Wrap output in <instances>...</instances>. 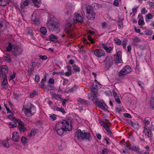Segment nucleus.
Masks as SVG:
<instances>
[{
	"label": "nucleus",
	"mask_w": 154,
	"mask_h": 154,
	"mask_svg": "<svg viewBox=\"0 0 154 154\" xmlns=\"http://www.w3.org/2000/svg\"><path fill=\"white\" fill-rule=\"evenodd\" d=\"M55 128L57 134L60 136H63L67 131L72 130L71 121L69 120H64L58 122L56 124Z\"/></svg>",
	"instance_id": "nucleus-1"
},
{
	"label": "nucleus",
	"mask_w": 154,
	"mask_h": 154,
	"mask_svg": "<svg viewBox=\"0 0 154 154\" xmlns=\"http://www.w3.org/2000/svg\"><path fill=\"white\" fill-rule=\"evenodd\" d=\"M75 136V137L79 140H90L91 138L89 133L82 131L79 129L76 132Z\"/></svg>",
	"instance_id": "nucleus-2"
},
{
	"label": "nucleus",
	"mask_w": 154,
	"mask_h": 154,
	"mask_svg": "<svg viewBox=\"0 0 154 154\" xmlns=\"http://www.w3.org/2000/svg\"><path fill=\"white\" fill-rule=\"evenodd\" d=\"M96 13L94 8L91 6H88L86 9V17L88 19L92 20L95 19Z\"/></svg>",
	"instance_id": "nucleus-3"
},
{
	"label": "nucleus",
	"mask_w": 154,
	"mask_h": 154,
	"mask_svg": "<svg viewBox=\"0 0 154 154\" xmlns=\"http://www.w3.org/2000/svg\"><path fill=\"white\" fill-rule=\"evenodd\" d=\"M25 114L27 116H29L34 114L36 112L35 107L31 103L28 108H24L23 109Z\"/></svg>",
	"instance_id": "nucleus-4"
},
{
	"label": "nucleus",
	"mask_w": 154,
	"mask_h": 154,
	"mask_svg": "<svg viewBox=\"0 0 154 154\" xmlns=\"http://www.w3.org/2000/svg\"><path fill=\"white\" fill-rule=\"evenodd\" d=\"M47 26L51 31H57L59 30L58 24L53 21H49L47 23Z\"/></svg>",
	"instance_id": "nucleus-5"
},
{
	"label": "nucleus",
	"mask_w": 154,
	"mask_h": 154,
	"mask_svg": "<svg viewBox=\"0 0 154 154\" xmlns=\"http://www.w3.org/2000/svg\"><path fill=\"white\" fill-rule=\"evenodd\" d=\"M8 72V68L6 65H3L0 67V78L7 76V74Z\"/></svg>",
	"instance_id": "nucleus-6"
},
{
	"label": "nucleus",
	"mask_w": 154,
	"mask_h": 154,
	"mask_svg": "<svg viewBox=\"0 0 154 154\" xmlns=\"http://www.w3.org/2000/svg\"><path fill=\"white\" fill-rule=\"evenodd\" d=\"M94 55L98 58H101L105 55V51L102 49H97L94 51Z\"/></svg>",
	"instance_id": "nucleus-7"
},
{
	"label": "nucleus",
	"mask_w": 154,
	"mask_h": 154,
	"mask_svg": "<svg viewBox=\"0 0 154 154\" xmlns=\"http://www.w3.org/2000/svg\"><path fill=\"white\" fill-rule=\"evenodd\" d=\"M131 68L129 66H125L119 73V76L124 75L131 72Z\"/></svg>",
	"instance_id": "nucleus-8"
},
{
	"label": "nucleus",
	"mask_w": 154,
	"mask_h": 154,
	"mask_svg": "<svg viewBox=\"0 0 154 154\" xmlns=\"http://www.w3.org/2000/svg\"><path fill=\"white\" fill-rule=\"evenodd\" d=\"M23 51V49L21 48L17 45H14L12 48V52L15 55L21 54Z\"/></svg>",
	"instance_id": "nucleus-9"
},
{
	"label": "nucleus",
	"mask_w": 154,
	"mask_h": 154,
	"mask_svg": "<svg viewBox=\"0 0 154 154\" xmlns=\"http://www.w3.org/2000/svg\"><path fill=\"white\" fill-rule=\"evenodd\" d=\"M122 54L121 51H118L115 54L114 57L116 63L118 64L122 62Z\"/></svg>",
	"instance_id": "nucleus-10"
},
{
	"label": "nucleus",
	"mask_w": 154,
	"mask_h": 154,
	"mask_svg": "<svg viewBox=\"0 0 154 154\" xmlns=\"http://www.w3.org/2000/svg\"><path fill=\"white\" fill-rule=\"evenodd\" d=\"M105 65L107 67H109L113 63L112 58L111 56H107L104 61Z\"/></svg>",
	"instance_id": "nucleus-11"
},
{
	"label": "nucleus",
	"mask_w": 154,
	"mask_h": 154,
	"mask_svg": "<svg viewBox=\"0 0 154 154\" xmlns=\"http://www.w3.org/2000/svg\"><path fill=\"white\" fill-rule=\"evenodd\" d=\"M83 17L79 13H76L75 14L73 18L74 22L82 23L83 21Z\"/></svg>",
	"instance_id": "nucleus-12"
},
{
	"label": "nucleus",
	"mask_w": 154,
	"mask_h": 154,
	"mask_svg": "<svg viewBox=\"0 0 154 154\" xmlns=\"http://www.w3.org/2000/svg\"><path fill=\"white\" fill-rule=\"evenodd\" d=\"M89 99L92 101L96 105L98 102L99 101L97 98V96L96 94H94L93 95L91 94H88Z\"/></svg>",
	"instance_id": "nucleus-13"
},
{
	"label": "nucleus",
	"mask_w": 154,
	"mask_h": 154,
	"mask_svg": "<svg viewBox=\"0 0 154 154\" xmlns=\"http://www.w3.org/2000/svg\"><path fill=\"white\" fill-rule=\"evenodd\" d=\"M96 106L103 110H106L108 108V106L105 103L103 100L99 101Z\"/></svg>",
	"instance_id": "nucleus-14"
},
{
	"label": "nucleus",
	"mask_w": 154,
	"mask_h": 154,
	"mask_svg": "<svg viewBox=\"0 0 154 154\" xmlns=\"http://www.w3.org/2000/svg\"><path fill=\"white\" fill-rule=\"evenodd\" d=\"M17 122L18 123V128L20 131H24L26 130V128L25 127V125L23 122L21 121L19 119L17 120Z\"/></svg>",
	"instance_id": "nucleus-15"
},
{
	"label": "nucleus",
	"mask_w": 154,
	"mask_h": 154,
	"mask_svg": "<svg viewBox=\"0 0 154 154\" xmlns=\"http://www.w3.org/2000/svg\"><path fill=\"white\" fill-rule=\"evenodd\" d=\"M100 45L107 52L109 53H110L111 51H112L113 48V47H107L106 44L105 43H101L100 44Z\"/></svg>",
	"instance_id": "nucleus-16"
},
{
	"label": "nucleus",
	"mask_w": 154,
	"mask_h": 154,
	"mask_svg": "<svg viewBox=\"0 0 154 154\" xmlns=\"http://www.w3.org/2000/svg\"><path fill=\"white\" fill-rule=\"evenodd\" d=\"M101 125H102L105 129L106 130L108 134L109 135H111L112 133L110 131V130L107 124L101 121L100 122Z\"/></svg>",
	"instance_id": "nucleus-17"
},
{
	"label": "nucleus",
	"mask_w": 154,
	"mask_h": 154,
	"mask_svg": "<svg viewBox=\"0 0 154 154\" xmlns=\"http://www.w3.org/2000/svg\"><path fill=\"white\" fill-rule=\"evenodd\" d=\"M20 136L18 133L17 131L14 132L13 134L12 139L15 142H17L19 140Z\"/></svg>",
	"instance_id": "nucleus-18"
},
{
	"label": "nucleus",
	"mask_w": 154,
	"mask_h": 154,
	"mask_svg": "<svg viewBox=\"0 0 154 154\" xmlns=\"http://www.w3.org/2000/svg\"><path fill=\"white\" fill-rule=\"evenodd\" d=\"M3 60L8 63H11V59L9 54H5L3 56Z\"/></svg>",
	"instance_id": "nucleus-19"
},
{
	"label": "nucleus",
	"mask_w": 154,
	"mask_h": 154,
	"mask_svg": "<svg viewBox=\"0 0 154 154\" xmlns=\"http://www.w3.org/2000/svg\"><path fill=\"white\" fill-rule=\"evenodd\" d=\"M68 25H67L65 26V29L67 31V33L68 34V36L69 37L72 38L73 37L74 34L73 32L69 30V29L68 27Z\"/></svg>",
	"instance_id": "nucleus-20"
},
{
	"label": "nucleus",
	"mask_w": 154,
	"mask_h": 154,
	"mask_svg": "<svg viewBox=\"0 0 154 154\" xmlns=\"http://www.w3.org/2000/svg\"><path fill=\"white\" fill-rule=\"evenodd\" d=\"M92 87L94 89H97L101 87V85L97 82L96 80H95L93 83Z\"/></svg>",
	"instance_id": "nucleus-21"
},
{
	"label": "nucleus",
	"mask_w": 154,
	"mask_h": 154,
	"mask_svg": "<svg viewBox=\"0 0 154 154\" xmlns=\"http://www.w3.org/2000/svg\"><path fill=\"white\" fill-rule=\"evenodd\" d=\"M143 132L145 133V135L147 136L148 137H151V131L148 129L146 127H144V130Z\"/></svg>",
	"instance_id": "nucleus-22"
},
{
	"label": "nucleus",
	"mask_w": 154,
	"mask_h": 154,
	"mask_svg": "<svg viewBox=\"0 0 154 154\" xmlns=\"http://www.w3.org/2000/svg\"><path fill=\"white\" fill-rule=\"evenodd\" d=\"M4 77V80L2 83V85L4 88L6 89L8 88L7 85L8 84V82L7 79V76H5Z\"/></svg>",
	"instance_id": "nucleus-23"
},
{
	"label": "nucleus",
	"mask_w": 154,
	"mask_h": 154,
	"mask_svg": "<svg viewBox=\"0 0 154 154\" xmlns=\"http://www.w3.org/2000/svg\"><path fill=\"white\" fill-rule=\"evenodd\" d=\"M32 2L34 4L35 6L37 8H38L40 6L41 0H31Z\"/></svg>",
	"instance_id": "nucleus-24"
},
{
	"label": "nucleus",
	"mask_w": 154,
	"mask_h": 154,
	"mask_svg": "<svg viewBox=\"0 0 154 154\" xmlns=\"http://www.w3.org/2000/svg\"><path fill=\"white\" fill-rule=\"evenodd\" d=\"M77 101L85 105H88L89 104V103L88 101L81 98H78Z\"/></svg>",
	"instance_id": "nucleus-25"
},
{
	"label": "nucleus",
	"mask_w": 154,
	"mask_h": 154,
	"mask_svg": "<svg viewBox=\"0 0 154 154\" xmlns=\"http://www.w3.org/2000/svg\"><path fill=\"white\" fill-rule=\"evenodd\" d=\"M10 0H0V6H4L7 5Z\"/></svg>",
	"instance_id": "nucleus-26"
},
{
	"label": "nucleus",
	"mask_w": 154,
	"mask_h": 154,
	"mask_svg": "<svg viewBox=\"0 0 154 154\" xmlns=\"http://www.w3.org/2000/svg\"><path fill=\"white\" fill-rule=\"evenodd\" d=\"M39 32L41 34L45 35H46L47 31L45 27H42L40 29Z\"/></svg>",
	"instance_id": "nucleus-27"
},
{
	"label": "nucleus",
	"mask_w": 154,
	"mask_h": 154,
	"mask_svg": "<svg viewBox=\"0 0 154 154\" xmlns=\"http://www.w3.org/2000/svg\"><path fill=\"white\" fill-rule=\"evenodd\" d=\"M38 131L37 129H34L31 130L30 132L29 133V136L30 137L34 136L37 133Z\"/></svg>",
	"instance_id": "nucleus-28"
},
{
	"label": "nucleus",
	"mask_w": 154,
	"mask_h": 154,
	"mask_svg": "<svg viewBox=\"0 0 154 154\" xmlns=\"http://www.w3.org/2000/svg\"><path fill=\"white\" fill-rule=\"evenodd\" d=\"M60 144L59 145V147L60 149L62 150L66 147L65 143L62 141H60Z\"/></svg>",
	"instance_id": "nucleus-29"
},
{
	"label": "nucleus",
	"mask_w": 154,
	"mask_h": 154,
	"mask_svg": "<svg viewBox=\"0 0 154 154\" xmlns=\"http://www.w3.org/2000/svg\"><path fill=\"white\" fill-rule=\"evenodd\" d=\"M140 41V39L137 37H136L133 39L132 42V44L134 45H137L138 43Z\"/></svg>",
	"instance_id": "nucleus-30"
},
{
	"label": "nucleus",
	"mask_w": 154,
	"mask_h": 154,
	"mask_svg": "<svg viewBox=\"0 0 154 154\" xmlns=\"http://www.w3.org/2000/svg\"><path fill=\"white\" fill-rule=\"evenodd\" d=\"M14 114L13 113H11V114L9 115L8 116V118L10 120L12 121H14V122H16L18 121L16 118H14L13 116Z\"/></svg>",
	"instance_id": "nucleus-31"
},
{
	"label": "nucleus",
	"mask_w": 154,
	"mask_h": 154,
	"mask_svg": "<svg viewBox=\"0 0 154 154\" xmlns=\"http://www.w3.org/2000/svg\"><path fill=\"white\" fill-rule=\"evenodd\" d=\"M72 14V10L68 9L67 10L66 16H67L68 17H70L71 16Z\"/></svg>",
	"instance_id": "nucleus-32"
},
{
	"label": "nucleus",
	"mask_w": 154,
	"mask_h": 154,
	"mask_svg": "<svg viewBox=\"0 0 154 154\" xmlns=\"http://www.w3.org/2000/svg\"><path fill=\"white\" fill-rule=\"evenodd\" d=\"M49 38L50 41H53L54 39L56 40L57 39V37L55 35L51 34L49 37Z\"/></svg>",
	"instance_id": "nucleus-33"
},
{
	"label": "nucleus",
	"mask_w": 154,
	"mask_h": 154,
	"mask_svg": "<svg viewBox=\"0 0 154 154\" xmlns=\"http://www.w3.org/2000/svg\"><path fill=\"white\" fill-rule=\"evenodd\" d=\"M17 122H14V123L11 122L9 124V126L11 128H13L17 126Z\"/></svg>",
	"instance_id": "nucleus-34"
},
{
	"label": "nucleus",
	"mask_w": 154,
	"mask_h": 154,
	"mask_svg": "<svg viewBox=\"0 0 154 154\" xmlns=\"http://www.w3.org/2000/svg\"><path fill=\"white\" fill-rule=\"evenodd\" d=\"M61 97V94H57L56 93H54L52 94V97L56 99H60Z\"/></svg>",
	"instance_id": "nucleus-35"
},
{
	"label": "nucleus",
	"mask_w": 154,
	"mask_h": 154,
	"mask_svg": "<svg viewBox=\"0 0 154 154\" xmlns=\"http://www.w3.org/2000/svg\"><path fill=\"white\" fill-rule=\"evenodd\" d=\"M1 144H2L3 146L5 147H8L9 146V144L7 141H1Z\"/></svg>",
	"instance_id": "nucleus-36"
},
{
	"label": "nucleus",
	"mask_w": 154,
	"mask_h": 154,
	"mask_svg": "<svg viewBox=\"0 0 154 154\" xmlns=\"http://www.w3.org/2000/svg\"><path fill=\"white\" fill-rule=\"evenodd\" d=\"M54 109L55 110L60 111L62 113H64L65 112L64 109L61 107L59 108L57 106L55 107L54 108Z\"/></svg>",
	"instance_id": "nucleus-37"
},
{
	"label": "nucleus",
	"mask_w": 154,
	"mask_h": 154,
	"mask_svg": "<svg viewBox=\"0 0 154 154\" xmlns=\"http://www.w3.org/2000/svg\"><path fill=\"white\" fill-rule=\"evenodd\" d=\"M73 67V70L75 72H79L80 71V68L75 65H74Z\"/></svg>",
	"instance_id": "nucleus-38"
},
{
	"label": "nucleus",
	"mask_w": 154,
	"mask_h": 154,
	"mask_svg": "<svg viewBox=\"0 0 154 154\" xmlns=\"http://www.w3.org/2000/svg\"><path fill=\"white\" fill-rule=\"evenodd\" d=\"M13 46H12V44L11 43H9L6 49L7 51H9L12 50V48Z\"/></svg>",
	"instance_id": "nucleus-39"
},
{
	"label": "nucleus",
	"mask_w": 154,
	"mask_h": 154,
	"mask_svg": "<svg viewBox=\"0 0 154 154\" xmlns=\"http://www.w3.org/2000/svg\"><path fill=\"white\" fill-rule=\"evenodd\" d=\"M114 41L115 43L117 45H120L122 43V41L120 40L117 38H115L114 39Z\"/></svg>",
	"instance_id": "nucleus-40"
},
{
	"label": "nucleus",
	"mask_w": 154,
	"mask_h": 154,
	"mask_svg": "<svg viewBox=\"0 0 154 154\" xmlns=\"http://www.w3.org/2000/svg\"><path fill=\"white\" fill-rule=\"evenodd\" d=\"M57 116L55 114H53L50 115V118L53 121L57 119Z\"/></svg>",
	"instance_id": "nucleus-41"
},
{
	"label": "nucleus",
	"mask_w": 154,
	"mask_h": 154,
	"mask_svg": "<svg viewBox=\"0 0 154 154\" xmlns=\"http://www.w3.org/2000/svg\"><path fill=\"white\" fill-rule=\"evenodd\" d=\"M153 17V16L152 14L151 13H149L147 15H146V18L147 19L150 20L152 19Z\"/></svg>",
	"instance_id": "nucleus-42"
},
{
	"label": "nucleus",
	"mask_w": 154,
	"mask_h": 154,
	"mask_svg": "<svg viewBox=\"0 0 154 154\" xmlns=\"http://www.w3.org/2000/svg\"><path fill=\"white\" fill-rule=\"evenodd\" d=\"M32 65L34 67L37 66L38 68L40 66V63H39L34 62L32 63Z\"/></svg>",
	"instance_id": "nucleus-43"
},
{
	"label": "nucleus",
	"mask_w": 154,
	"mask_h": 154,
	"mask_svg": "<svg viewBox=\"0 0 154 154\" xmlns=\"http://www.w3.org/2000/svg\"><path fill=\"white\" fill-rule=\"evenodd\" d=\"M151 105L152 108H154V94L152 95V96Z\"/></svg>",
	"instance_id": "nucleus-44"
},
{
	"label": "nucleus",
	"mask_w": 154,
	"mask_h": 154,
	"mask_svg": "<svg viewBox=\"0 0 154 154\" xmlns=\"http://www.w3.org/2000/svg\"><path fill=\"white\" fill-rule=\"evenodd\" d=\"M23 5H21V7L22 8H24L25 6H27L28 5V2L27 0H25L23 2Z\"/></svg>",
	"instance_id": "nucleus-45"
},
{
	"label": "nucleus",
	"mask_w": 154,
	"mask_h": 154,
	"mask_svg": "<svg viewBox=\"0 0 154 154\" xmlns=\"http://www.w3.org/2000/svg\"><path fill=\"white\" fill-rule=\"evenodd\" d=\"M37 94V92L36 91H32L30 94V96L31 98H33Z\"/></svg>",
	"instance_id": "nucleus-46"
},
{
	"label": "nucleus",
	"mask_w": 154,
	"mask_h": 154,
	"mask_svg": "<svg viewBox=\"0 0 154 154\" xmlns=\"http://www.w3.org/2000/svg\"><path fill=\"white\" fill-rule=\"evenodd\" d=\"M132 150L135 151L137 152H138L139 151L140 149L139 148L135 146H132Z\"/></svg>",
	"instance_id": "nucleus-47"
},
{
	"label": "nucleus",
	"mask_w": 154,
	"mask_h": 154,
	"mask_svg": "<svg viewBox=\"0 0 154 154\" xmlns=\"http://www.w3.org/2000/svg\"><path fill=\"white\" fill-rule=\"evenodd\" d=\"M77 88L75 86L73 87V88L69 90V92H72L76 90Z\"/></svg>",
	"instance_id": "nucleus-48"
},
{
	"label": "nucleus",
	"mask_w": 154,
	"mask_h": 154,
	"mask_svg": "<svg viewBox=\"0 0 154 154\" xmlns=\"http://www.w3.org/2000/svg\"><path fill=\"white\" fill-rule=\"evenodd\" d=\"M21 142L22 143L25 144L26 143V138L24 137H22L21 138Z\"/></svg>",
	"instance_id": "nucleus-49"
},
{
	"label": "nucleus",
	"mask_w": 154,
	"mask_h": 154,
	"mask_svg": "<svg viewBox=\"0 0 154 154\" xmlns=\"http://www.w3.org/2000/svg\"><path fill=\"white\" fill-rule=\"evenodd\" d=\"M108 26L106 22H103L102 23V28L103 29L106 28Z\"/></svg>",
	"instance_id": "nucleus-50"
},
{
	"label": "nucleus",
	"mask_w": 154,
	"mask_h": 154,
	"mask_svg": "<svg viewBox=\"0 0 154 154\" xmlns=\"http://www.w3.org/2000/svg\"><path fill=\"white\" fill-rule=\"evenodd\" d=\"M138 23L139 25L141 26L144 25L145 23L143 20H140L138 21Z\"/></svg>",
	"instance_id": "nucleus-51"
},
{
	"label": "nucleus",
	"mask_w": 154,
	"mask_h": 154,
	"mask_svg": "<svg viewBox=\"0 0 154 154\" xmlns=\"http://www.w3.org/2000/svg\"><path fill=\"white\" fill-rule=\"evenodd\" d=\"M127 41L126 40H124L123 41L122 45L123 48H126V45L127 44Z\"/></svg>",
	"instance_id": "nucleus-52"
},
{
	"label": "nucleus",
	"mask_w": 154,
	"mask_h": 154,
	"mask_svg": "<svg viewBox=\"0 0 154 154\" xmlns=\"http://www.w3.org/2000/svg\"><path fill=\"white\" fill-rule=\"evenodd\" d=\"M16 73L13 72V74L11 75L9 79L10 80H12L14 79Z\"/></svg>",
	"instance_id": "nucleus-53"
},
{
	"label": "nucleus",
	"mask_w": 154,
	"mask_h": 154,
	"mask_svg": "<svg viewBox=\"0 0 154 154\" xmlns=\"http://www.w3.org/2000/svg\"><path fill=\"white\" fill-rule=\"evenodd\" d=\"M113 5L115 6L118 7L119 5V1L118 0H114L113 2Z\"/></svg>",
	"instance_id": "nucleus-54"
},
{
	"label": "nucleus",
	"mask_w": 154,
	"mask_h": 154,
	"mask_svg": "<svg viewBox=\"0 0 154 154\" xmlns=\"http://www.w3.org/2000/svg\"><path fill=\"white\" fill-rule=\"evenodd\" d=\"M147 11L145 8H143L141 10V12L142 14H145L147 13Z\"/></svg>",
	"instance_id": "nucleus-55"
},
{
	"label": "nucleus",
	"mask_w": 154,
	"mask_h": 154,
	"mask_svg": "<svg viewBox=\"0 0 154 154\" xmlns=\"http://www.w3.org/2000/svg\"><path fill=\"white\" fill-rule=\"evenodd\" d=\"M145 34L146 35H152V32L151 31L149 30H146L145 32Z\"/></svg>",
	"instance_id": "nucleus-56"
},
{
	"label": "nucleus",
	"mask_w": 154,
	"mask_h": 154,
	"mask_svg": "<svg viewBox=\"0 0 154 154\" xmlns=\"http://www.w3.org/2000/svg\"><path fill=\"white\" fill-rule=\"evenodd\" d=\"M35 79L36 82L38 83L40 80V76L39 75H36L35 77Z\"/></svg>",
	"instance_id": "nucleus-57"
},
{
	"label": "nucleus",
	"mask_w": 154,
	"mask_h": 154,
	"mask_svg": "<svg viewBox=\"0 0 154 154\" xmlns=\"http://www.w3.org/2000/svg\"><path fill=\"white\" fill-rule=\"evenodd\" d=\"M39 58L43 60H45L47 59V57L46 55H40Z\"/></svg>",
	"instance_id": "nucleus-58"
},
{
	"label": "nucleus",
	"mask_w": 154,
	"mask_h": 154,
	"mask_svg": "<svg viewBox=\"0 0 154 154\" xmlns=\"http://www.w3.org/2000/svg\"><path fill=\"white\" fill-rule=\"evenodd\" d=\"M48 82L49 84H53L54 83V81L53 79L50 78Z\"/></svg>",
	"instance_id": "nucleus-59"
},
{
	"label": "nucleus",
	"mask_w": 154,
	"mask_h": 154,
	"mask_svg": "<svg viewBox=\"0 0 154 154\" xmlns=\"http://www.w3.org/2000/svg\"><path fill=\"white\" fill-rule=\"evenodd\" d=\"M88 39L91 42V43L92 44L94 43V41L92 40V38L91 35H88Z\"/></svg>",
	"instance_id": "nucleus-60"
},
{
	"label": "nucleus",
	"mask_w": 154,
	"mask_h": 154,
	"mask_svg": "<svg viewBox=\"0 0 154 154\" xmlns=\"http://www.w3.org/2000/svg\"><path fill=\"white\" fill-rule=\"evenodd\" d=\"M114 98L115 99V100L116 102L119 104H120L121 103V101L119 98V96L117 97H115Z\"/></svg>",
	"instance_id": "nucleus-61"
},
{
	"label": "nucleus",
	"mask_w": 154,
	"mask_h": 154,
	"mask_svg": "<svg viewBox=\"0 0 154 154\" xmlns=\"http://www.w3.org/2000/svg\"><path fill=\"white\" fill-rule=\"evenodd\" d=\"M138 8V7H136L135 8L132 9V12L133 14H134V15L136 14L137 12V9Z\"/></svg>",
	"instance_id": "nucleus-62"
},
{
	"label": "nucleus",
	"mask_w": 154,
	"mask_h": 154,
	"mask_svg": "<svg viewBox=\"0 0 154 154\" xmlns=\"http://www.w3.org/2000/svg\"><path fill=\"white\" fill-rule=\"evenodd\" d=\"M124 116L128 118H131V116L130 114L128 113H125L124 114Z\"/></svg>",
	"instance_id": "nucleus-63"
},
{
	"label": "nucleus",
	"mask_w": 154,
	"mask_h": 154,
	"mask_svg": "<svg viewBox=\"0 0 154 154\" xmlns=\"http://www.w3.org/2000/svg\"><path fill=\"white\" fill-rule=\"evenodd\" d=\"M72 74V72H65V75L66 76H69Z\"/></svg>",
	"instance_id": "nucleus-64"
}]
</instances>
